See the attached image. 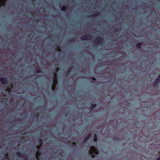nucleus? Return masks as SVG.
Instances as JSON below:
<instances>
[{"mask_svg":"<svg viewBox=\"0 0 160 160\" xmlns=\"http://www.w3.org/2000/svg\"><path fill=\"white\" fill-rule=\"evenodd\" d=\"M40 70H38V72H40Z\"/></svg>","mask_w":160,"mask_h":160,"instance_id":"obj_19","label":"nucleus"},{"mask_svg":"<svg viewBox=\"0 0 160 160\" xmlns=\"http://www.w3.org/2000/svg\"><path fill=\"white\" fill-rule=\"evenodd\" d=\"M61 10L62 11H65L66 10V7L65 6H63L62 8H61Z\"/></svg>","mask_w":160,"mask_h":160,"instance_id":"obj_13","label":"nucleus"},{"mask_svg":"<svg viewBox=\"0 0 160 160\" xmlns=\"http://www.w3.org/2000/svg\"><path fill=\"white\" fill-rule=\"evenodd\" d=\"M4 0H0V4L3 5L4 4Z\"/></svg>","mask_w":160,"mask_h":160,"instance_id":"obj_14","label":"nucleus"},{"mask_svg":"<svg viewBox=\"0 0 160 160\" xmlns=\"http://www.w3.org/2000/svg\"><path fill=\"white\" fill-rule=\"evenodd\" d=\"M92 38V36L88 34L86 35L82 36L80 38L81 40H85L88 39H90Z\"/></svg>","mask_w":160,"mask_h":160,"instance_id":"obj_3","label":"nucleus"},{"mask_svg":"<svg viewBox=\"0 0 160 160\" xmlns=\"http://www.w3.org/2000/svg\"><path fill=\"white\" fill-rule=\"evenodd\" d=\"M70 69H71V67Z\"/></svg>","mask_w":160,"mask_h":160,"instance_id":"obj_24","label":"nucleus"},{"mask_svg":"<svg viewBox=\"0 0 160 160\" xmlns=\"http://www.w3.org/2000/svg\"><path fill=\"white\" fill-rule=\"evenodd\" d=\"M92 136V134L91 133H89L88 136L84 138L83 139V140L82 141L84 143H85L89 138L91 137Z\"/></svg>","mask_w":160,"mask_h":160,"instance_id":"obj_5","label":"nucleus"},{"mask_svg":"<svg viewBox=\"0 0 160 160\" xmlns=\"http://www.w3.org/2000/svg\"><path fill=\"white\" fill-rule=\"evenodd\" d=\"M96 106H97V104L96 103L92 104L90 106V107L91 110H92L94 108H95L96 107Z\"/></svg>","mask_w":160,"mask_h":160,"instance_id":"obj_9","label":"nucleus"},{"mask_svg":"<svg viewBox=\"0 0 160 160\" xmlns=\"http://www.w3.org/2000/svg\"><path fill=\"white\" fill-rule=\"evenodd\" d=\"M52 90H53V88H52Z\"/></svg>","mask_w":160,"mask_h":160,"instance_id":"obj_23","label":"nucleus"},{"mask_svg":"<svg viewBox=\"0 0 160 160\" xmlns=\"http://www.w3.org/2000/svg\"><path fill=\"white\" fill-rule=\"evenodd\" d=\"M55 80V78H53V82H54Z\"/></svg>","mask_w":160,"mask_h":160,"instance_id":"obj_18","label":"nucleus"},{"mask_svg":"<svg viewBox=\"0 0 160 160\" xmlns=\"http://www.w3.org/2000/svg\"><path fill=\"white\" fill-rule=\"evenodd\" d=\"M70 41H71H71H72V40H71V39Z\"/></svg>","mask_w":160,"mask_h":160,"instance_id":"obj_22","label":"nucleus"},{"mask_svg":"<svg viewBox=\"0 0 160 160\" xmlns=\"http://www.w3.org/2000/svg\"><path fill=\"white\" fill-rule=\"evenodd\" d=\"M0 80L1 82L3 84H5L7 83V79L4 78H0Z\"/></svg>","mask_w":160,"mask_h":160,"instance_id":"obj_6","label":"nucleus"},{"mask_svg":"<svg viewBox=\"0 0 160 160\" xmlns=\"http://www.w3.org/2000/svg\"><path fill=\"white\" fill-rule=\"evenodd\" d=\"M113 139L115 141H118L119 140V138H118V137L115 136L113 137Z\"/></svg>","mask_w":160,"mask_h":160,"instance_id":"obj_11","label":"nucleus"},{"mask_svg":"<svg viewBox=\"0 0 160 160\" xmlns=\"http://www.w3.org/2000/svg\"><path fill=\"white\" fill-rule=\"evenodd\" d=\"M160 82H158L157 80H156V81L154 83L153 86L154 87H155L158 86V84H159Z\"/></svg>","mask_w":160,"mask_h":160,"instance_id":"obj_7","label":"nucleus"},{"mask_svg":"<svg viewBox=\"0 0 160 160\" xmlns=\"http://www.w3.org/2000/svg\"><path fill=\"white\" fill-rule=\"evenodd\" d=\"M100 14V12H98L97 11H96L95 12V13L92 14L90 15H89V17H97L99 16Z\"/></svg>","mask_w":160,"mask_h":160,"instance_id":"obj_4","label":"nucleus"},{"mask_svg":"<svg viewBox=\"0 0 160 160\" xmlns=\"http://www.w3.org/2000/svg\"><path fill=\"white\" fill-rule=\"evenodd\" d=\"M92 80H94V81H96V79L94 78V77H92L91 78Z\"/></svg>","mask_w":160,"mask_h":160,"instance_id":"obj_16","label":"nucleus"},{"mask_svg":"<svg viewBox=\"0 0 160 160\" xmlns=\"http://www.w3.org/2000/svg\"><path fill=\"white\" fill-rule=\"evenodd\" d=\"M90 149L91 151H89V153L90 155L91 156V158H97V156L95 155H93V154L94 153L96 155L98 154V148L92 146L90 147Z\"/></svg>","mask_w":160,"mask_h":160,"instance_id":"obj_1","label":"nucleus"},{"mask_svg":"<svg viewBox=\"0 0 160 160\" xmlns=\"http://www.w3.org/2000/svg\"><path fill=\"white\" fill-rule=\"evenodd\" d=\"M93 140L94 142H96L97 141V140H98L97 136V135L96 134H94Z\"/></svg>","mask_w":160,"mask_h":160,"instance_id":"obj_10","label":"nucleus"},{"mask_svg":"<svg viewBox=\"0 0 160 160\" xmlns=\"http://www.w3.org/2000/svg\"><path fill=\"white\" fill-rule=\"evenodd\" d=\"M143 44L142 43H139L137 44L136 45L137 47L139 49L141 48V45Z\"/></svg>","mask_w":160,"mask_h":160,"instance_id":"obj_8","label":"nucleus"},{"mask_svg":"<svg viewBox=\"0 0 160 160\" xmlns=\"http://www.w3.org/2000/svg\"><path fill=\"white\" fill-rule=\"evenodd\" d=\"M103 38L101 37H98L96 38V40L93 41V45L98 46L99 45H102L103 42Z\"/></svg>","mask_w":160,"mask_h":160,"instance_id":"obj_2","label":"nucleus"},{"mask_svg":"<svg viewBox=\"0 0 160 160\" xmlns=\"http://www.w3.org/2000/svg\"><path fill=\"white\" fill-rule=\"evenodd\" d=\"M38 154H39V151L38 150V151L37 152V156L36 158L37 160L38 159V156H40L39 155H38Z\"/></svg>","mask_w":160,"mask_h":160,"instance_id":"obj_15","label":"nucleus"},{"mask_svg":"<svg viewBox=\"0 0 160 160\" xmlns=\"http://www.w3.org/2000/svg\"><path fill=\"white\" fill-rule=\"evenodd\" d=\"M156 80H157L158 82H160V74L158 76L156 79Z\"/></svg>","mask_w":160,"mask_h":160,"instance_id":"obj_12","label":"nucleus"},{"mask_svg":"<svg viewBox=\"0 0 160 160\" xmlns=\"http://www.w3.org/2000/svg\"><path fill=\"white\" fill-rule=\"evenodd\" d=\"M160 154H159V158H158L156 160H160Z\"/></svg>","mask_w":160,"mask_h":160,"instance_id":"obj_17","label":"nucleus"},{"mask_svg":"<svg viewBox=\"0 0 160 160\" xmlns=\"http://www.w3.org/2000/svg\"><path fill=\"white\" fill-rule=\"evenodd\" d=\"M70 69H68V72H69V71H70Z\"/></svg>","mask_w":160,"mask_h":160,"instance_id":"obj_20","label":"nucleus"},{"mask_svg":"<svg viewBox=\"0 0 160 160\" xmlns=\"http://www.w3.org/2000/svg\"><path fill=\"white\" fill-rule=\"evenodd\" d=\"M18 152H17V155H18Z\"/></svg>","mask_w":160,"mask_h":160,"instance_id":"obj_21","label":"nucleus"}]
</instances>
